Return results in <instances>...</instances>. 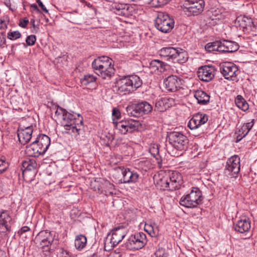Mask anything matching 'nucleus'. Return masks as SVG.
Instances as JSON below:
<instances>
[{"label": "nucleus", "mask_w": 257, "mask_h": 257, "mask_svg": "<svg viewBox=\"0 0 257 257\" xmlns=\"http://www.w3.org/2000/svg\"><path fill=\"white\" fill-rule=\"evenodd\" d=\"M170 107L169 99L166 98H161L156 102L155 110L163 112Z\"/></svg>", "instance_id": "a878e982"}, {"label": "nucleus", "mask_w": 257, "mask_h": 257, "mask_svg": "<svg viewBox=\"0 0 257 257\" xmlns=\"http://www.w3.org/2000/svg\"><path fill=\"white\" fill-rule=\"evenodd\" d=\"M151 227L152 229V231L153 232V233L154 232V229L153 228V227L151 226H150V225H146L145 226V230L148 232L150 235H152V233H151V230H149V228Z\"/></svg>", "instance_id": "13d9d810"}, {"label": "nucleus", "mask_w": 257, "mask_h": 257, "mask_svg": "<svg viewBox=\"0 0 257 257\" xmlns=\"http://www.w3.org/2000/svg\"><path fill=\"white\" fill-rule=\"evenodd\" d=\"M253 125V120L251 122L246 123L242 126V130L245 131L248 133Z\"/></svg>", "instance_id": "09e8293b"}, {"label": "nucleus", "mask_w": 257, "mask_h": 257, "mask_svg": "<svg viewBox=\"0 0 257 257\" xmlns=\"http://www.w3.org/2000/svg\"><path fill=\"white\" fill-rule=\"evenodd\" d=\"M65 252L66 254L69 255L68 252L67 251H65Z\"/></svg>", "instance_id": "774afa93"}, {"label": "nucleus", "mask_w": 257, "mask_h": 257, "mask_svg": "<svg viewBox=\"0 0 257 257\" xmlns=\"http://www.w3.org/2000/svg\"><path fill=\"white\" fill-rule=\"evenodd\" d=\"M220 72L225 79L234 80L238 72V68L231 62L224 63L220 67Z\"/></svg>", "instance_id": "4468645a"}, {"label": "nucleus", "mask_w": 257, "mask_h": 257, "mask_svg": "<svg viewBox=\"0 0 257 257\" xmlns=\"http://www.w3.org/2000/svg\"><path fill=\"white\" fill-rule=\"evenodd\" d=\"M142 84V80L136 75L125 76L117 81V92L120 95L129 94L141 86Z\"/></svg>", "instance_id": "7ed1b4c3"}, {"label": "nucleus", "mask_w": 257, "mask_h": 257, "mask_svg": "<svg viewBox=\"0 0 257 257\" xmlns=\"http://www.w3.org/2000/svg\"><path fill=\"white\" fill-rule=\"evenodd\" d=\"M149 153L153 158L156 160H159L161 159V157L159 153V148L157 145L152 144L149 148Z\"/></svg>", "instance_id": "4c0bfd02"}, {"label": "nucleus", "mask_w": 257, "mask_h": 257, "mask_svg": "<svg viewBox=\"0 0 257 257\" xmlns=\"http://www.w3.org/2000/svg\"><path fill=\"white\" fill-rule=\"evenodd\" d=\"M113 124L114 127H115L119 132L123 135L126 134L128 133L127 130V126L125 120H122L119 122H117L115 120V118H112Z\"/></svg>", "instance_id": "c85d7f7f"}, {"label": "nucleus", "mask_w": 257, "mask_h": 257, "mask_svg": "<svg viewBox=\"0 0 257 257\" xmlns=\"http://www.w3.org/2000/svg\"><path fill=\"white\" fill-rule=\"evenodd\" d=\"M34 126L31 125H25L23 121L20 123L19 126L17 130V135L20 142L25 145L30 142L33 133Z\"/></svg>", "instance_id": "f8f14e48"}, {"label": "nucleus", "mask_w": 257, "mask_h": 257, "mask_svg": "<svg viewBox=\"0 0 257 257\" xmlns=\"http://www.w3.org/2000/svg\"><path fill=\"white\" fill-rule=\"evenodd\" d=\"M236 24L243 29L245 33L254 32L256 30V26L252 19L246 16H239L236 20Z\"/></svg>", "instance_id": "ddd939ff"}, {"label": "nucleus", "mask_w": 257, "mask_h": 257, "mask_svg": "<svg viewBox=\"0 0 257 257\" xmlns=\"http://www.w3.org/2000/svg\"><path fill=\"white\" fill-rule=\"evenodd\" d=\"M202 200L201 191L198 188L193 187L189 193L181 198L180 204L187 208H195L201 203Z\"/></svg>", "instance_id": "39448f33"}, {"label": "nucleus", "mask_w": 257, "mask_h": 257, "mask_svg": "<svg viewBox=\"0 0 257 257\" xmlns=\"http://www.w3.org/2000/svg\"><path fill=\"white\" fill-rule=\"evenodd\" d=\"M141 116L150 112L153 107L152 105L147 101H142L138 103Z\"/></svg>", "instance_id": "7c9ffc66"}, {"label": "nucleus", "mask_w": 257, "mask_h": 257, "mask_svg": "<svg viewBox=\"0 0 257 257\" xmlns=\"http://www.w3.org/2000/svg\"><path fill=\"white\" fill-rule=\"evenodd\" d=\"M159 5H163L167 3L168 0H157Z\"/></svg>", "instance_id": "e2e57ef3"}, {"label": "nucleus", "mask_w": 257, "mask_h": 257, "mask_svg": "<svg viewBox=\"0 0 257 257\" xmlns=\"http://www.w3.org/2000/svg\"><path fill=\"white\" fill-rule=\"evenodd\" d=\"M164 83L167 90L175 92L180 87L181 83V80L176 76L170 75L164 79Z\"/></svg>", "instance_id": "a211bd4d"}, {"label": "nucleus", "mask_w": 257, "mask_h": 257, "mask_svg": "<svg viewBox=\"0 0 257 257\" xmlns=\"http://www.w3.org/2000/svg\"><path fill=\"white\" fill-rule=\"evenodd\" d=\"M156 257H167L166 253L164 250L159 249L155 252Z\"/></svg>", "instance_id": "3c124183"}, {"label": "nucleus", "mask_w": 257, "mask_h": 257, "mask_svg": "<svg viewBox=\"0 0 257 257\" xmlns=\"http://www.w3.org/2000/svg\"><path fill=\"white\" fill-rule=\"evenodd\" d=\"M240 158L237 155L232 156L230 158H229V161H239Z\"/></svg>", "instance_id": "680f3d73"}, {"label": "nucleus", "mask_w": 257, "mask_h": 257, "mask_svg": "<svg viewBox=\"0 0 257 257\" xmlns=\"http://www.w3.org/2000/svg\"><path fill=\"white\" fill-rule=\"evenodd\" d=\"M218 42L220 43L218 45V52H222V53H227L226 50V40H223L222 41H218Z\"/></svg>", "instance_id": "a18cd8bd"}, {"label": "nucleus", "mask_w": 257, "mask_h": 257, "mask_svg": "<svg viewBox=\"0 0 257 257\" xmlns=\"http://www.w3.org/2000/svg\"><path fill=\"white\" fill-rule=\"evenodd\" d=\"M227 53H232L237 51L239 46L236 43L226 40Z\"/></svg>", "instance_id": "ea45409f"}, {"label": "nucleus", "mask_w": 257, "mask_h": 257, "mask_svg": "<svg viewBox=\"0 0 257 257\" xmlns=\"http://www.w3.org/2000/svg\"><path fill=\"white\" fill-rule=\"evenodd\" d=\"M8 24V18L4 17L0 19V29H5L7 28Z\"/></svg>", "instance_id": "de8ad7c7"}, {"label": "nucleus", "mask_w": 257, "mask_h": 257, "mask_svg": "<svg viewBox=\"0 0 257 257\" xmlns=\"http://www.w3.org/2000/svg\"><path fill=\"white\" fill-rule=\"evenodd\" d=\"M6 6L8 7L9 8V9L10 10H11L12 11L14 12V11L16 10V9L15 7H11V2L9 0H8V1H6L5 3Z\"/></svg>", "instance_id": "4d7b16f0"}, {"label": "nucleus", "mask_w": 257, "mask_h": 257, "mask_svg": "<svg viewBox=\"0 0 257 257\" xmlns=\"http://www.w3.org/2000/svg\"><path fill=\"white\" fill-rule=\"evenodd\" d=\"M33 144L38 145V148L36 149L37 152L45 153L50 146V139L45 135L40 134L33 141Z\"/></svg>", "instance_id": "dca6fc26"}, {"label": "nucleus", "mask_w": 257, "mask_h": 257, "mask_svg": "<svg viewBox=\"0 0 257 257\" xmlns=\"http://www.w3.org/2000/svg\"><path fill=\"white\" fill-rule=\"evenodd\" d=\"M169 143L177 150H184L188 144L187 137L181 132H171L168 134Z\"/></svg>", "instance_id": "0eeeda50"}, {"label": "nucleus", "mask_w": 257, "mask_h": 257, "mask_svg": "<svg viewBox=\"0 0 257 257\" xmlns=\"http://www.w3.org/2000/svg\"><path fill=\"white\" fill-rule=\"evenodd\" d=\"M169 181L171 186V190L178 188L181 182V175L177 172H173L169 175Z\"/></svg>", "instance_id": "5701e85b"}, {"label": "nucleus", "mask_w": 257, "mask_h": 257, "mask_svg": "<svg viewBox=\"0 0 257 257\" xmlns=\"http://www.w3.org/2000/svg\"><path fill=\"white\" fill-rule=\"evenodd\" d=\"M31 23H32L33 27L34 28L35 27V20H31Z\"/></svg>", "instance_id": "338daca9"}, {"label": "nucleus", "mask_w": 257, "mask_h": 257, "mask_svg": "<svg viewBox=\"0 0 257 257\" xmlns=\"http://www.w3.org/2000/svg\"><path fill=\"white\" fill-rule=\"evenodd\" d=\"M218 41H216L212 43H209L205 46V49L208 52L216 51H218V45L220 44Z\"/></svg>", "instance_id": "79ce46f5"}, {"label": "nucleus", "mask_w": 257, "mask_h": 257, "mask_svg": "<svg viewBox=\"0 0 257 257\" xmlns=\"http://www.w3.org/2000/svg\"><path fill=\"white\" fill-rule=\"evenodd\" d=\"M147 242L145 233L140 232L135 233L128 239L125 243L126 247L130 250H138L142 248Z\"/></svg>", "instance_id": "1a4fd4ad"}, {"label": "nucleus", "mask_w": 257, "mask_h": 257, "mask_svg": "<svg viewBox=\"0 0 257 257\" xmlns=\"http://www.w3.org/2000/svg\"><path fill=\"white\" fill-rule=\"evenodd\" d=\"M236 106L242 110L245 111L249 108V105L245 99L241 95H237L235 99Z\"/></svg>", "instance_id": "72a5a7b5"}, {"label": "nucleus", "mask_w": 257, "mask_h": 257, "mask_svg": "<svg viewBox=\"0 0 257 257\" xmlns=\"http://www.w3.org/2000/svg\"><path fill=\"white\" fill-rule=\"evenodd\" d=\"M109 257H121V254L119 252L114 251L111 252Z\"/></svg>", "instance_id": "bf43d9fd"}, {"label": "nucleus", "mask_w": 257, "mask_h": 257, "mask_svg": "<svg viewBox=\"0 0 257 257\" xmlns=\"http://www.w3.org/2000/svg\"><path fill=\"white\" fill-rule=\"evenodd\" d=\"M21 37V34L18 31L10 32L8 33L7 37L11 40H15Z\"/></svg>", "instance_id": "c03bdc74"}, {"label": "nucleus", "mask_w": 257, "mask_h": 257, "mask_svg": "<svg viewBox=\"0 0 257 257\" xmlns=\"http://www.w3.org/2000/svg\"><path fill=\"white\" fill-rule=\"evenodd\" d=\"M36 148H38V145L37 144L32 143L27 147L26 152L29 156L33 157H38L40 155L44 154V153H40L39 152H37Z\"/></svg>", "instance_id": "e433bc0d"}, {"label": "nucleus", "mask_w": 257, "mask_h": 257, "mask_svg": "<svg viewBox=\"0 0 257 257\" xmlns=\"http://www.w3.org/2000/svg\"><path fill=\"white\" fill-rule=\"evenodd\" d=\"M29 230H30V228L28 226H23L21 228V229L20 230V232L21 234H22L23 233L28 231Z\"/></svg>", "instance_id": "052dcab7"}, {"label": "nucleus", "mask_w": 257, "mask_h": 257, "mask_svg": "<svg viewBox=\"0 0 257 257\" xmlns=\"http://www.w3.org/2000/svg\"><path fill=\"white\" fill-rule=\"evenodd\" d=\"M127 114L130 116L139 117L141 116L138 104H133L126 108Z\"/></svg>", "instance_id": "2f4dec72"}, {"label": "nucleus", "mask_w": 257, "mask_h": 257, "mask_svg": "<svg viewBox=\"0 0 257 257\" xmlns=\"http://www.w3.org/2000/svg\"><path fill=\"white\" fill-rule=\"evenodd\" d=\"M248 133H247L245 131L242 130V126L236 131L235 133L236 136V143H238L244 137H245Z\"/></svg>", "instance_id": "37998d69"}, {"label": "nucleus", "mask_w": 257, "mask_h": 257, "mask_svg": "<svg viewBox=\"0 0 257 257\" xmlns=\"http://www.w3.org/2000/svg\"><path fill=\"white\" fill-rule=\"evenodd\" d=\"M240 162H226V170L232 177H235L240 171Z\"/></svg>", "instance_id": "412c9836"}, {"label": "nucleus", "mask_w": 257, "mask_h": 257, "mask_svg": "<svg viewBox=\"0 0 257 257\" xmlns=\"http://www.w3.org/2000/svg\"><path fill=\"white\" fill-rule=\"evenodd\" d=\"M55 115L58 119H62L61 123L67 133L79 135L81 131L82 119L80 114H74L68 112L66 109L57 106Z\"/></svg>", "instance_id": "f257e3e1"}, {"label": "nucleus", "mask_w": 257, "mask_h": 257, "mask_svg": "<svg viewBox=\"0 0 257 257\" xmlns=\"http://www.w3.org/2000/svg\"><path fill=\"white\" fill-rule=\"evenodd\" d=\"M126 234V229L121 226L112 229L104 240V248L105 250H110L118 244Z\"/></svg>", "instance_id": "20e7f679"}, {"label": "nucleus", "mask_w": 257, "mask_h": 257, "mask_svg": "<svg viewBox=\"0 0 257 257\" xmlns=\"http://www.w3.org/2000/svg\"><path fill=\"white\" fill-rule=\"evenodd\" d=\"M37 162H23L22 170L23 174L26 171H31L36 170L39 167Z\"/></svg>", "instance_id": "473e14b6"}, {"label": "nucleus", "mask_w": 257, "mask_h": 257, "mask_svg": "<svg viewBox=\"0 0 257 257\" xmlns=\"http://www.w3.org/2000/svg\"><path fill=\"white\" fill-rule=\"evenodd\" d=\"M6 42V38L3 33H0V47L4 45Z\"/></svg>", "instance_id": "5fc2aeb1"}, {"label": "nucleus", "mask_w": 257, "mask_h": 257, "mask_svg": "<svg viewBox=\"0 0 257 257\" xmlns=\"http://www.w3.org/2000/svg\"><path fill=\"white\" fill-rule=\"evenodd\" d=\"M100 181L103 182V192H105L110 194H113V190H114V185L111 184L109 181L106 180H101Z\"/></svg>", "instance_id": "58836bf2"}, {"label": "nucleus", "mask_w": 257, "mask_h": 257, "mask_svg": "<svg viewBox=\"0 0 257 257\" xmlns=\"http://www.w3.org/2000/svg\"><path fill=\"white\" fill-rule=\"evenodd\" d=\"M87 238L85 236L80 234L76 236L75 239V246L76 249L81 250L83 249L86 244Z\"/></svg>", "instance_id": "c756f323"}, {"label": "nucleus", "mask_w": 257, "mask_h": 257, "mask_svg": "<svg viewBox=\"0 0 257 257\" xmlns=\"http://www.w3.org/2000/svg\"><path fill=\"white\" fill-rule=\"evenodd\" d=\"M36 2L39 7H41V9L45 12V13H47L48 12V10L46 9V8L45 7V6L43 5L42 2L41 1V0H36Z\"/></svg>", "instance_id": "603ef678"}, {"label": "nucleus", "mask_w": 257, "mask_h": 257, "mask_svg": "<svg viewBox=\"0 0 257 257\" xmlns=\"http://www.w3.org/2000/svg\"><path fill=\"white\" fill-rule=\"evenodd\" d=\"M112 114V117H115L116 119H118L120 115V113L118 110L116 109L115 108H113Z\"/></svg>", "instance_id": "6e6d98bb"}, {"label": "nucleus", "mask_w": 257, "mask_h": 257, "mask_svg": "<svg viewBox=\"0 0 257 257\" xmlns=\"http://www.w3.org/2000/svg\"><path fill=\"white\" fill-rule=\"evenodd\" d=\"M250 227V220L246 217H242L233 224L234 230L241 233L248 231Z\"/></svg>", "instance_id": "6ab92c4d"}, {"label": "nucleus", "mask_w": 257, "mask_h": 257, "mask_svg": "<svg viewBox=\"0 0 257 257\" xmlns=\"http://www.w3.org/2000/svg\"><path fill=\"white\" fill-rule=\"evenodd\" d=\"M155 25L158 30L167 33L174 27V22L172 19L170 18L167 14L160 12L155 19Z\"/></svg>", "instance_id": "6e6552de"}, {"label": "nucleus", "mask_w": 257, "mask_h": 257, "mask_svg": "<svg viewBox=\"0 0 257 257\" xmlns=\"http://www.w3.org/2000/svg\"><path fill=\"white\" fill-rule=\"evenodd\" d=\"M176 49L171 47H164L159 51V55L161 57H166L167 60L172 61L173 57L176 54Z\"/></svg>", "instance_id": "b1692460"}, {"label": "nucleus", "mask_w": 257, "mask_h": 257, "mask_svg": "<svg viewBox=\"0 0 257 257\" xmlns=\"http://www.w3.org/2000/svg\"><path fill=\"white\" fill-rule=\"evenodd\" d=\"M207 120L208 116L206 114L198 113L194 115L189 120L188 123V126L191 130H194L205 123Z\"/></svg>", "instance_id": "f3484780"}, {"label": "nucleus", "mask_w": 257, "mask_h": 257, "mask_svg": "<svg viewBox=\"0 0 257 257\" xmlns=\"http://www.w3.org/2000/svg\"><path fill=\"white\" fill-rule=\"evenodd\" d=\"M28 23L29 20L25 18L23 19L22 21H20L19 26L22 28H26Z\"/></svg>", "instance_id": "864d4df0"}, {"label": "nucleus", "mask_w": 257, "mask_h": 257, "mask_svg": "<svg viewBox=\"0 0 257 257\" xmlns=\"http://www.w3.org/2000/svg\"><path fill=\"white\" fill-rule=\"evenodd\" d=\"M169 179V177L168 175L162 176L158 180L156 178L155 180L158 187L162 190L168 189L171 190Z\"/></svg>", "instance_id": "cd10ccee"}, {"label": "nucleus", "mask_w": 257, "mask_h": 257, "mask_svg": "<svg viewBox=\"0 0 257 257\" xmlns=\"http://www.w3.org/2000/svg\"><path fill=\"white\" fill-rule=\"evenodd\" d=\"M167 66L165 63L158 60H153L150 63V67L153 71L159 72H164Z\"/></svg>", "instance_id": "bb28decb"}, {"label": "nucleus", "mask_w": 257, "mask_h": 257, "mask_svg": "<svg viewBox=\"0 0 257 257\" xmlns=\"http://www.w3.org/2000/svg\"><path fill=\"white\" fill-rule=\"evenodd\" d=\"M31 7L33 8L37 12H40L39 8H38L36 4H33L31 5Z\"/></svg>", "instance_id": "69168bd1"}, {"label": "nucleus", "mask_w": 257, "mask_h": 257, "mask_svg": "<svg viewBox=\"0 0 257 257\" xmlns=\"http://www.w3.org/2000/svg\"><path fill=\"white\" fill-rule=\"evenodd\" d=\"M8 166V162H0V173L5 171Z\"/></svg>", "instance_id": "8fccbe9b"}, {"label": "nucleus", "mask_w": 257, "mask_h": 257, "mask_svg": "<svg viewBox=\"0 0 257 257\" xmlns=\"http://www.w3.org/2000/svg\"><path fill=\"white\" fill-rule=\"evenodd\" d=\"M101 180H104L103 178H97L94 181H91L90 186L94 191H97L98 192L103 193V182Z\"/></svg>", "instance_id": "c9c22d12"}, {"label": "nucleus", "mask_w": 257, "mask_h": 257, "mask_svg": "<svg viewBox=\"0 0 257 257\" xmlns=\"http://www.w3.org/2000/svg\"><path fill=\"white\" fill-rule=\"evenodd\" d=\"M96 77L92 74H87L81 79V83L82 85H86L90 83L95 82Z\"/></svg>", "instance_id": "a19ab883"}, {"label": "nucleus", "mask_w": 257, "mask_h": 257, "mask_svg": "<svg viewBox=\"0 0 257 257\" xmlns=\"http://www.w3.org/2000/svg\"><path fill=\"white\" fill-rule=\"evenodd\" d=\"M188 55L187 52L181 49L177 48L176 49V54L173 57L172 61L177 62L179 63H184L188 60Z\"/></svg>", "instance_id": "393cba45"}, {"label": "nucleus", "mask_w": 257, "mask_h": 257, "mask_svg": "<svg viewBox=\"0 0 257 257\" xmlns=\"http://www.w3.org/2000/svg\"><path fill=\"white\" fill-rule=\"evenodd\" d=\"M121 173L124 183L136 182L138 179L139 175L136 172L131 171L129 169H122Z\"/></svg>", "instance_id": "aec40b11"}, {"label": "nucleus", "mask_w": 257, "mask_h": 257, "mask_svg": "<svg viewBox=\"0 0 257 257\" xmlns=\"http://www.w3.org/2000/svg\"><path fill=\"white\" fill-rule=\"evenodd\" d=\"M115 13L116 14L119 15L124 14V13L123 12V10H120L119 9H117L116 11L115 12Z\"/></svg>", "instance_id": "0e129e2a"}, {"label": "nucleus", "mask_w": 257, "mask_h": 257, "mask_svg": "<svg viewBox=\"0 0 257 257\" xmlns=\"http://www.w3.org/2000/svg\"><path fill=\"white\" fill-rule=\"evenodd\" d=\"M36 41V36L34 35H31L27 37L26 42L29 46H32L34 45Z\"/></svg>", "instance_id": "49530a36"}, {"label": "nucleus", "mask_w": 257, "mask_h": 257, "mask_svg": "<svg viewBox=\"0 0 257 257\" xmlns=\"http://www.w3.org/2000/svg\"><path fill=\"white\" fill-rule=\"evenodd\" d=\"M215 69L213 66L205 65L200 67L197 71L198 78L205 82H209L214 77Z\"/></svg>", "instance_id": "2eb2a0df"}, {"label": "nucleus", "mask_w": 257, "mask_h": 257, "mask_svg": "<svg viewBox=\"0 0 257 257\" xmlns=\"http://www.w3.org/2000/svg\"><path fill=\"white\" fill-rule=\"evenodd\" d=\"M13 220L8 210L0 212V237L5 238L8 236L11 231Z\"/></svg>", "instance_id": "9d476101"}, {"label": "nucleus", "mask_w": 257, "mask_h": 257, "mask_svg": "<svg viewBox=\"0 0 257 257\" xmlns=\"http://www.w3.org/2000/svg\"><path fill=\"white\" fill-rule=\"evenodd\" d=\"M127 126V130L128 133H132L139 128L141 125L140 121L134 119L125 120Z\"/></svg>", "instance_id": "f704fd0d"}, {"label": "nucleus", "mask_w": 257, "mask_h": 257, "mask_svg": "<svg viewBox=\"0 0 257 257\" xmlns=\"http://www.w3.org/2000/svg\"><path fill=\"white\" fill-rule=\"evenodd\" d=\"M194 96L200 104L205 105L209 102L210 95L201 90L195 91Z\"/></svg>", "instance_id": "4be33fe9"}, {"label": "nucleus", "mask_w": 257, "mask_h": 257, "mask_svg": "<svg viewBox=\"0 0 257 257\" xmlns=\"http://www.w3.org/2000/svg\"><path fill=\"white\" fill-rule=\"evenodd\" d=\"M113 60L107 56L98 57L92 63V68L99 76L109 79L114 73Z\"/></svg>", "instance_id": "f03ea898"}, {"label": "nucleus", "mask_w": 257, "mask_h": 257, "mask_svg": "<svg viewBox=\"0 0 257 257\" xmlns=\"http://www.w3.org/2000/svg\"><path fill=\"white\" fill-rule=\"evenodd\" d=\"M204 0H187L181 6V10L188 16H197L204 8Z\"/></svg>", "instance_id": "423d86ee"}, {"label": "nucleus", "mask_w": 257, "mask_h": 257, "mask_svg": "<svg viewBox=\"0 0 257 257\" xmlns=\"http://www.w3.org/2000/svg\"><path fill=\"white\" fill-rule=\"evenodd\" d=\"M54 235L52 232L47 230L41 231L38 233L35 238V241L36 244L40 245L41 247H47L49 250V246L51 245L54 241Z\"/></svg>", "instance_id": "9b49d317"}]
</instances>
